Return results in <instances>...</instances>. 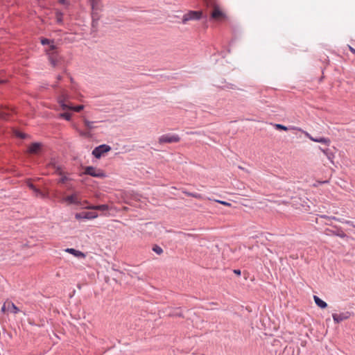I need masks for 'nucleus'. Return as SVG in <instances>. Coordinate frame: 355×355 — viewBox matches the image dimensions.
I'll use <instances>...</instances> for the list:
<instances>
[{
    "instance_id": "obj_2",
    "label": "nucleus",
    "mask_w": 355,
    "mask_h": 355,
    "mask_svg": "<svg viewBox=\"0 0 355 355\" xmlns=\"http://www.w3.org/2000/svg\"><path fill=\"white\" fill-rule=\"evenodd\" d=\"M111 150V147L107 144H101L92 150V154L97 159L101 158L105 153Z\"/></svg>"
},
{
    "instance_id": "obj_25",
    "label": "nucleus",
    "mask_w": 355,
    "mask_h": 355,
    "mask_svg": "<svg viewBox=\"0 0 355 355\" xmlns=\"http://www.w3.org/2000/svg\"><path fill=\"white\" fill-rule=\"evenodd\" d=\"M153 250L157 254H161L163 252L162 248L159 245L153 246Z\"/></svg>"
},
{
    "instance_id": "obj_1",
    "label": "nucleus",
    "mask_w": 355,
    "mask_h": 355,
    "mask_svg": "<svg viewBox=\"0 0 355 355\" xmlns=\"http://www.w3.org/2000/svg\"><path fill=\"white\" fill-rule=\"evenodd\" d=\"M202 17V11L190 10L182 16V23L186 24L189 21L199 20Z\"/></svg>"
},
{
    "instance_id": "obj_34",
    "label": "nucleus",
    "mask_w": 355,
    "mask_h": 355,
    "mask_svg": "<svg viewBox=\"0 0 355 355\" xmlns=\"http://www.w3.org/2000/svg\"><path fill=\"white\" fill-rule=\"evenodd\" d=\"M28 187L32 189L33 191L36 188L31 182H28L27 183Z\"/></svg>"
},
{
    "instance_id": "obj_22",
    "label": "nucleus",
    "mask_w": 355,
    "mask_h": 355,
    "mask_svg": "<svg viewBox=\"0 0 355 355\" xmlns=\"http://www.w3.org/2000/svg\"><path fill=\"white\" fill-rule=\"evenodd\" d=\"M56 21L58 24H62L63 21V13L59 10L55 12Z\"/></svg>"
},
{
    "instance_id": "obj_31",
    "label": "nucleus",
    "mask_w": 355,
    "mask_h": 355,
    "mask_svg": "<svg viewBox=\"0 0 355 355\" xmlns=\"http://www.w3.org/2000/svg\"><path fill=\"white\" fill-rule=\"evenodd\" d=\"M331 218L334 220H336L338 222L342 223H345V220L343 218H336L335 216L331 217Z\"/></svg>"
},
{
    "instance_id": "obj_44",
    "label": "nucleus",
    "mask_w": 355,
    "mask_h": 355,
    "mask_svg": "<svg viewBox=\"0 0 355 355\" xmlns=\"http://www.w3.org/2000/svg\"><path fill=\"white\" fill-rule=\"evenodd\" d=\"M58 80H60V79H61V76H58Z\"/></svg>"
},
{
    "instance_id": "obj_9",
    "label": "nucleus",
    "mask_w": 355,
    "mask_h": 355,
    "mask_svg": "<svg viewBox=\"0 0 355 355\" xmlns=\"http://www.w3.org/2000/svg\"><path fill=\"white\" fill-rule=\"evenodd\" d=\"M63 201L67 202L70 205H82L80 200L78 199L76 193L67 196L63 199Z\"/></svg>"
},
{
    "instance_id": "obj_5",
    "label": "nucleus",
    "mask_w": 355,
    "mask_h": 355,
    "mask_svg": "<svg viewBox=\"0 0 355 355\" xmlns=\"http://www.w3.org/2000/svg\"><path fill=\"white\" fill-rule=\"evenodd\" d=\"M302 132L304 134V135L307 138H309L310 140H311L313 141L318 142V143H321V144L327 145V146H329L330 143H331V141H330V139L329 138L323 137H313L308 132H306V131H304V130H302Z\"/></svg>"
},
{
    "instance_id": "obj_39",
    "label": "nucleus",
    "mask_w": 355,
    "mask_h": 355,
    "mask_svg": "<svg viewBox=\"0 0 355 355\" xmlns=\"http://www.w3.org/2000/svg\"><path fill=\"white\" fill-rule=\"evenodd\" d=\"M59 2L62 4H65L66 3V0H59Z\"/></svg>"
},
{
    "instance_id": "obj_37",
    "label": "nucleus",
    "mask_w": 355,
    "mask_h": 355,
    "mask_svg": "<svg viewBox=\"0 0 355 355\" xmlns=\"http://www.w3.org/2000/svg\"><path fill=\"white\" fill-rule=\"evenodd\" d=\"M175 315H178V316H181L182 314L180 313V311L179 309L176 310V312L175 313H174Z\"/></svg>"
},
{
    "instance_id": "obj_30",
    "label": "nucleus",
    "mask_w": 355,
    "mask_h": 355,
    "mask_svg": "<svg viewBox=\"0 0 355 355\" xmlns=\"http://www.w3.org/2000/svg\"><path fill=\"white\" fill-rule=\"evenodd\" d=\"M216 202H218L220 204H222L223 205H225V206H228V207L231 206V203H230L228 202H226V201L216 200Z\"/></svg>"
},
{
    "instance_id": "obj_23",
    "label": "nucleus",
    "mask_w": 355,
    "mask_h": 355,
    "mask_svg": "<svg viewBox=\"0 0 355 355\" xmlns=\"http://www.w3.org/2000/svg\"><path fill=\"white\" fill-rule=\"evenodd\" d=\"M71 114H69L68 112L61 113L59 115V117L63 118V119H64L67 121H70L71 120Z\"/></svg>"
},
{
    "instance_id": "obj_16",
    "label": "nucleus",
    "mask_w": 355,
    "mask_h": 355,
    "mask_svg": "<svg viewBox=\"0 0 355 355\" xmlns=\"http://www.w3.org/2000/svg\"><path fill=\"white\" fill-rule=\"evenodd\" d=\"M98 216V215L96 212H91V211L83 212L84 219L91 220V219L96 218Z\"/></svg>"
},
{
    "instance_id": "obj_14",
    "label": "nucleus",
    "mask_w": 355,
    "mask_h": 355,
    "mask_svg": "<svg viewBox=\"0 0 355 355\" xmlns=\"http://www.w3.org/2000/svg\"><path fill=\"white\" fill-rule=\"evenodd\" d=\"M83 121L85 125L86 126V128L88 130H92L96 128V126H95V123H96V121H89L85 116H83Z\"/></svg>"
},
{
    "instance_id": "obj_3",
    "label": "nucleus",
    "mask_w": 355,
    "mask_h": 355,
    "mask_svg": "<svg viewBox=\"0 0 355 355\" xmlns=\"http://www.w3.org/2000/svg\"><path fill=\"white\" fill-rule=\"evenodd\" d=\"M180 140V137L175 134H166L162 135L159 138V142L160 144L164 143H176Z\"/></svg>"
},
{
    "instance_id": "obj_42",
    "label": "nucleus",
    "mask_w": 355,
    "mask_h": 355,
    "mask_svg": "<svg viewBox=\"0 0 355 355\" xmlns=\"http://www.w3.org/2000/svg\"><path fill=\"white\" fill-rule=\"evenodd\" d=\"M350 50L352 52H353L354 53H355V50L354 49H352V47H350Z\"/></svg>"
},
{
    "instance_id": "obj_32",
    "label": "nucleus",
    "mask_w": 355,
    "mask_h": 355,
    "mask_svg": "<svg viewBox=\"0 0 355 355\" xmlns=\"http://www.w3.org/2000/svg\"><path fill=\"white\" fill-rule=\"evenodd\" d=\"M49 46V49L48 50V51H53L55 49V46L53 40L52 41V44H50Z\"/></svg>"
},
{
    "instance_id": "obj_21",
    "label": "nucleus",
    "mask_w": 355,
    "mask_h": 355,
    "mask_svg": "<svg viewBox=\"0 0 355 355\" xmlns=\"http://www.w3.org/2000/svg\"><path fill=\"white\" fill-rule=\"evenodd\" d=\"M8 309L13 313H17L18 312H19V308L17 307L15 304L12 302L8 304Z\"/></svg>"
},
{
    "instance_id": "obj_40",
    "label": "nucleus",
    "mask_w": 355,
    "mask_h": 355,
    "mask_svg": "<svg viewBox=\"0 0 355 355\" xmlns=\"http://www.w3.org/2000/svg\"><path fill=\"white\" fill-rule=\"evenodd\" d=\"M234 272H235L236 274H237V275H240V274H241V271H240V270H234Z\"/></svg>"
},
{
    "instance_id": "obj_17",
    "label": "nucleus",
    "mask_w": 355,
    "mask_h": 355,
    "mask_svg": "<svg viewBox=\"0 0 355 355\" xmlns=\"http://www.w3.org/2000/svg\"><path fill=\"white\" fill-rule=\"evenodd\" d=\"M93 10H100L102 7L101 0H89Z\"/></svg>"
},
{
    "instance_id": "obj_4",
    "label": "nucleus",
    "mask_w": 355,
    "mask_h": 355,
    "mask_svg": "<svg viewBox=\"0 0 355 355\" xmlns=\"http://www.w3.org/2000/svg\"><path fill=\"white\" fill-rule=\"evenodd\" d=\"M85 173L95 178H103L105 176L101 169L94 166H87L85 168Z\"/></svg>"
},
{
    "instance_id": "obj_35",
    "label": "nucleus",
    "mask_w": 355,
    "mask_h": 355,
    "mask_svg": "<svg viewBox=\"0 0 355 355\" xmlns=\"http://www.w3.org/2000/svg\"><path fill=\"white\" fill-rule=\"evenodd\" d=\"M345 224H347V225H352L353 227H355V225H354L353 222L351 221V220H345Z\"/></svg>"
},
{
    "instance_id": "obj_15",
    "label": "nucleus",
    "mask_w": 355,
    "mask_h": 355,
    "mask_svg": "<svg viewBox=\"0 0 355 355\" xmlns=\"http://www.w3.org/2000/svg\"><path fill=\"white\" fill-rule=\"evenodd\" d=\"M275 126L277 129L282 130H299L301 132L302 131V130L300 128H297L295 126L286 127L282 124H275Z\"/></svg>"
},
{
    "instance_id": "obj_27",
    "label": "nucleus",
    "mask_w": 355,
    "mask_h": 355,
    "mask_svg": "<svg viewBox=\"0 0 355 355\" xmlns=\"http://www.w3.org/2000/svg\"><path fill=\"white\" fill-rule=\"evenodd\" d=\"M53 40H50L46 38H42L41 39V43L42 45H49L50 44H52Z\"/></svg>"
},
{
    "instance_id": "obj_43",
    "label": "nucleus",
    "mask_w": 355,
    "mask_h": 355,
    "mask_svg": "<svg viewBox=\"0 0 355 355\" xmlns=\"http://www.w3.org/2000/svg\"><path fill=\"white\" fill-rule=\"evenodd\" d=\"M4 82H5L4 80H0V83H4Z\"/></svg>"
},
{
    "instance_id": "obj_20",
    "label": "nucleus",
    "mask_w": 355,
    "mask_h": 355,
    "mask_svg": "<svg viewBox=\"0 0 355 355\" xmlns=\"http://www.w3.org/2000/svg\"><path fill=\"white\" fill-rule=\"evenodd\" d=\"M183 193L187 196H191L197 199H202V196L198 193H191L186 191H183Z\"/></svg>"
},
{
    "instance_id": "obj_41",
    "label": "nucleus",
    "mask_w": 355,
    "mask_h": 355,
    "mask_svg": "<svg viewBox=\"0 0 355 355\" xmlns=\"http://www.w3.org/2000/svg\"><path fill=\"white\" fill-rule=\"evenodd\" d=\"M18 136L21 137V138H24L25 137L24 135H23V134H19Z\"/></svg>"
},
{
    "instance_id": "obj_8",
    "label": "nucleus",
    "mask_w": 355,
    "mask_h": 355,
    "mask_svg": "<svg viewBox=\"0 0 355 355\" xmlns=\"http://www.w3.org/2000/svg\"><path fill=\"white\" fill-rule=\"evenodd\" d=\"M225 17V14L220 10V8L215 5L214 10L211 14V18L215 20H220Z\"/></svg>"
},
{
    "instance_id": "obj_12",
    "label": "nucleus",
    "mask_w": 355,
    "mask_h": 355,
    "mask_svg": "<svg viewBox=\"0 0 355 355\" xmlns=\"http://www.w3.org/2000/svg\"><path fill=\"white\" fill-rule=\"evenodd\" d=\"M85 208L93 210L107 211L109 206L107 205H87L85 206Z\"/></svg>"
},
{
    "instance_id": "obj_28",
    "label": "nucleus",
    "mask_w": 355,
    "mask_h": 355,
    "mask_svg": "<svg viewBox=\"0 0 355 355\" xmlns=\"http://www.w3.org/2000/svg\"><path fill=\"white\" fill-rule=\"evenodd\" d=\"M80 135L85 137H90V133L89 132L86 131H82V130H78Z\"/></svg>"
},
{
    "instance_id": "obj_38",
    "label": "nucleus",
    "mask_w": 355,
    "mask_h": 355,
    "mask_svg": "<svg viewBox=\"0 0 355 355\" xmlns=\"http://www.w3.org/2000/svg\"><path fill=\"white\" fill-rule=\"evenodd\" d=\"M6 305L4 304V305L1 307V312L5 313V312H6Z\"/></svg>"
},
{
    "instance_id": "obj_36",
    "label": "nucleus",
    "mask_w": 355,
    "mask_h": 355,
    "mask_svg": "<svg viewBox=\"0 0 355 355\" xmlns=\"http://www.w3.org/2000/svg\"><path fill=\"white\" fill-rule=\"evenodd\" d=\"M50 61L53 66H55L56 62L54 59H53L52 58H50Z\"/></svg>"
},
{
    "instance_id": "obj_11",
    "label": "nucleus",
    "mask_w": 355,
    "mask_h": 355,
    "mask_svg": "<svg viewBox=\"0 0 355 355\" xmlns=\"http://www.w3.org/2000/svg\"><path fill=\"white\" fill-rule=\"evenodd\" d=\"M64 251L66 252L73 254L74 257L78 258L84 259L85 257V254L83 252H82L80 250H77L74 248H67L64 250Z\"/></svg>"
},
{
    "instance_id": "obj_6",
    "label": "nucleus",
    "mask_w": 355,
    "mask_h": 355,
    "mask_svg": "<svg viewBox=\"0 0 355 355\" xmlns=\"http://www.w3.org/2000/svg\"><path fill=\"white\" fill-rule=\"evenodd\" d=\"M69 98L67 94L63 93L58 98V103L62 110H71V105L67 104V101Z\"/></svg>"
},
{
    "instance_id": "obj_7",
    "label": "nucleus",
    "mask_w": 355,
    "mask_h": 355,
    "mask_svg": "<svg viewBox=\"0 0 355 355\" xmlns=\"http://www.w3.org/2000/svg\"><path fill=\"white\" fill-rule=\"evenodd\" d=\"M351 316V313L349 311L338 313H333L332 318L335 323H340L342 321L348 319Z\"/></svg>"
},
{
    "instance_id": "obj_24",
    "label": "nucleus",
    "mask_w": 355,
    "mask_h": 355,
    "mask_svg": "<svg viewBox=\"0 0 355 355\" xmlns=\"http://www.w3.org/2000/svg\"><path fill=\"white\" fill-rule=\"evenodd\" d=\"M83 108H84V106L83 105H78V106H73V105H71V110L79 112L80 111L83 110Z\"/></svg>"
},
{
    "instance_id": "obj_26",
    "label": "nucleus",
    "mask_w": 355,
    "mask_h": 355,
    "mask_svg": "<svg viewBox=\"0 0 355 355\" xmlns=\"http://www.w3.org/2000/svg\"><path fill=\"white\" fill-rule=\"evenodd\" d=\"M33 191L34 192V193L36 196L41 197V198L45 197V195L40 190H39L37 188H35Z\"/></svg>"
},
{
    "instance_id": "obj_13",
    "label": "nucleus",
    "mask_w": 355,
    "mask_h": 355,
    "mask_svg": "<svg viewBox=\"0 0 355 355\" xmlns=\"http://www.w3.org/2000/svg\"><path fill=\"white\" fill-rule=\"evenodd\" d=\"M313 300L315 304L320 309H325L327 307V304L322 299H320L318 296L313 295Z\"/></svg>"
},
{
    "instance_id": "obj_10",
    "label": "nucleus",
    "mask_w": 355,
    "mask_h": 355,
    "mask_svg": "<svg viewBox=\"0 0 355 355\" xmlns=\"http://www.w3.org/2000/svg\"><path fill=\"white\" fill-rule=\"evenodd\" d=\"M319 149L324 153V155L327 157V158L329 159V161L332 164H334V159L335 158L334 153L328 148H322L320 147Z\"/></svg>"
},
{
    "instance_id": "obj_18",
    "label": "nucleus",
    "mask_w": 355,
    "mask_h": 355,
    "mask_svg": "<svg viewBox=\"0 0 355 355\" xmlns=\"http://www.w3.org/2000/svg\"><path fill=\"white\" fill-rule=\"evenodd\" d=\"M40 148V144L39 143H33L28 148V152L31 153H37Z\"/></svg>"
},
{
    "instance_id": "obj_33",
    "label": "nucleus",
    "mask_w": 355,
    "mask_h": 355,
    "mask_svg": "<svg viewBox=\"0 0 355 355\" xmlns=\"http://www.w3.org/2000/svg\"><path fill=\"white\" fill-rule=\"evenodd\" d=\"M68 180H69V178H68L67 176H62V177L60 179L59 182H62V183H64V182H65L66 181H67Z\"/></svg>"
},
{
    "instance_id": "obj_29",
    "label": "nucleus",
    "mask_w": 355,
    "mask_h": 355,
    "mask_svg": "<svg viewBox=\"0 0 355 355\" xmlns=\"http://www.w3.org/2000/svg\"><path fill=\"white\" fill-rule=\"evenodd\" d=\"M75 218L77 220H83L84 219L83 212L76 214Z\"/></svg>"
},
{
    "instance_id": "obj_19",
    "label": "nucleus",
    "mask_w": 355,
    "mask_h": 355,
    "mask_svg": "<svg viewBox=\"0 0 355 355\" xmlns=\"http://www.w3.org/2000/svg\"><path fill=\"white\" fill-rule=\"evenodd\" d=\"M326 231L329 232V234H332L338 236L340 238H345L347 236V235L342 230H338V232H335L332 230H327ZM327 234L329 235V233H327Z\"/></svg>"
}]
</instances>
